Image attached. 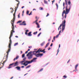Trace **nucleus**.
<instances>
[{"instance_id":"f257e3e1","label":"nucleus","mask_w":79,"mask_h":79,"mask_svg":"<svg viewBox=\"0 0 79 79\" xmlns=\"http://www.w3.org/2000/svg\"><path fill=\"white\" fill-rule=\"evenodd\" d=\"M12 30H11L10 31V36L9 37V39H10V41H9V48H11V37L13 36V32H15V26L13 25V23H12Z\"/></svg>"},{"instance_id":"f03ea898","label":"nucleus","mask_w":79,"mask_h":79,"mask_svg":"<svg viewBox=\"0 0 79 79\" xmlns=\"http://www.w3.org/2000/svg\"><path fill=\"white\" fill-rule=\"evenodd\" d=\"M68 4H69V5L70 6H69V9H68V6H67L65 7L66 11L65 12V13H64L65 14L64 18L65 19H66V15H67V14H68V13H69V12L70 9H71V6L72 5V4H71V2L70 1V0H69V1H68Z\"/></svg>"},{"instance_id":"7ed1b4c3","label":"nucleus","mask_w":79,"mask_h":79,"mask_svg":"<svg viewBox=\"0 0 79 79\" xmlns=\"http://www.w3.org/2000/svg\"><path fill=\"white\" fill-rule=\"evenodd\" d=\"M65 26H66V20H64V21H62V24H61L59 27L58 28V31H59L60 29H61V27L62 26V31L63 32V31L64 30V28H65Z\"/></svg>"},{"instance_id":"20e7f679","label":"nucleus","mask_w":79,"mask_h":79,"mask_svg":"<svg viewBox=\"0 0 79 79\" xmlns=\"http://www.w3.org/2000/svg\"><path fill=\"white\" fill-rule=\"evenodd\" d=\"M17 10V9H16L15 10V12L13 14V19L11 20V23L12 24H12H13V26H14V23H15V15H16V11Z\"/></svg>"},{"instance_id":"39448f33","label":"nucleus","mask_w":79,"mask_h":79,"mask_svg":"<svg viewBox=\"0 0 79 79\" xmlns=\"http://www.w3.org/2000/svg\"><path fill=\"white\" fill-rule=\"evenodd\" d=\"M32 53V51H30L27 55V56H28V59H31L32 58V56H33V54H31V53Z\"/></svg>"},{"instance_id":"423d86ee","label":"nucleus","mask_w":79,"mask_h":79,"mask_svg":"<svg viewBox=\"0 0 79 79\" xmlns=\"http://www.w3.org/2000/svg\"><path fill=\"white\" fill-rule=\"evenodd\" d=\"M37 53L35 52V53H33V55H35V56L37 57V58H38L39 57V56H43V53H41V54H36Z\"/></svg>"},{"instance_id":"0eeeda50","label":"nucleus","mask_w":79,"mask_h":79,"mask_svg":"<svg viewBox=\"0 0 79 79\" xmlns=\"http://www.w3.org/2000/svg\"><path fill=\"white\" fill-rule=\"evenodd\" d=\"M37 21H38V19H36V20L33 23H35L37 25L36 27L37 28H40V25H39V24L37 23Z\"/></svg>"},{"instance_id":"6e6552de","label":"nucleus","mask_w":79,"mask_h":79,"mask_svg":"<svg viewBox=\"0 0 79 79\" xmlns=\"http://www.w3.org/2000/svg\"><path fill=\"white\" fill-rule=\"evenodd\" d=\"M41 50H40V48H39L38 50L37 51H34L33 52V53H40V52H41Z\"/></svg>"},{"instance_id":"1a4fd4ad","label":"nucleus","mask_w":79,"mask_h":79,"mask_svg":"<svg viewBox=\"0 0 79 79\" xmlns=\"http://www.w3.org/2000/svg\"><path fill=\"white\" fill-rule=\"evenodd\" d=\"M14 64H15L14 66V67H15V66H18V61H16L15 62V63H14Z\"/></svg>"},{"instance_id":"9d476101","label":"nucleus","mask_w":79,"mask_h":79,"mask_svg":"<svg viewBox=\"0 0 79 79\" xmlns=\"http://www.w3.org/2000/svg\"><path fill=\"white\" fill-rule=\"evenodd\" d=\"M26 23L25 21H23L22 22V23H20L19 24V25H23V26H26V23Z\"/></svg>"},{"instance_id":"9b49d317","label":"nucleus","mask_w":79,"mask_h":79,"mask_svg":"<svg viewBox=\"0 0 79 79\" xmlns=\"http://www.w3.org/2000/svg\"><path fill=\"white\" fill-rule=\"evenodd\" d=\"M37 59V58H34L33 59L31 60L32 62H35L36 61V60Z\"/></svg>"},{"instance_id":"f8f14e48","label":"nucleus","mask_w":79,"mask_h":79,"mask_svg":"<svg viewBox=\"0 0 79 79\" xmlns=\"http://www.w3.org/2000/svg\"><path fill=\"white\" fill-rule=\"evenodd\" d=\"M15 68H16V69H17V70L21 71V67H19V66L16 67H15Z\"/></svg>"},{"instance_id":"ddd939ff","label":"nucleus","mask_w":79,"mask_h":79,"mask_svg":"<svg viewBox=\"0 0 79 79\" xmlns=\"http://www.w3.org/2000/svg\"><path fill=\"white\" fill-rule=\"evenodd\" d=\"M64 13H65V10H64L63 12H62V16L63 17L62 20H63V19H64Z\"/></svg>"},{"instance_id":"4468645a","label":"nucleus","mask_w":79,"mask_h":79,"mask_svg":"<svg viewBox=\"0 0 79 79\" xmlns=\"http://www.w3.org/2000/svg\"><path fill=\"white\" fill-rule=\"evenodd\" d=\"M78 65H79V64H77L75 66V69H76L75 72H77V71H78L77 70V66H78Z\"/></svg>"},{"instance_id":"2eb2a0df","label":"nucleus","mask_w":79,"mask_h":79,"mask_svg":"<svg viewBox=\"0 0 79 79\" xmlns=\"http://www.w3.org/2000/svg\"><path fill=\"white\" fill-rule=\"evenodd\" d=\"M19 56H17L14 59V61H15L16 60H18V59L19 58Z\"/></svg>"},{"instance_id":"dca6fc26","label":"nucleus","mask_w":79,"mask_h":79,"mask_svg":"<svg viewBox=\"0 0 79 79\" xmlns=\"http://www.w3.org/2000/svg\"><path fill=\"white\" fill-rule=\"evenodd\" d=\"M26 63H28V64H30L32 63V60H31V61H26Z\"/></svg>"},{"instance_id":"f3484780","label":"nucleus","mask_w":79,"mask_h":79,"mask_svg":"<svg viewBox=\"0 0 79 79\" xmlns=\"http://www.w3.org/2000/svg\"><path fill=\"white\" fill-rule=\"evenodd\" d=\"M31 33H32V32L30 31L29 32L27 35L28 36H32V34H31Z\"/></svg>"},{"instance_id":"a211bd4d","label":"nucleus","mask_w":79,"mask_h":79,"mask_svg":"<svg viewBox=\"0 0 79 79\" xmlns=\"http://www.w3.org/2000/svg\"><path fill=\"white\" fill-rule=\"evenodd\" d=\"M60 44H59V48L57 50V52L56 55H58V52H59V51H60V50H59V49L60 48Z\"/></svg>"},{"instance_id":"6ab92c4d","label":"nucleus","mask_w":79,"mask_h":79,"mask_svg":"<svg viewBox=\"0 0 79 79\" xmlns=\"http://www.w3.org/2000/svg\"><path fill=\"white\" fill-rule=\"evenodd\" d=\"M11 50V48H9V49H8L7 52V53L8 54V53H9V52H10V50Z\"/></svg>"},{"instance_id":"aec40b11","label":"nucleus","mask_w":79,"mask_h":79,"mask_svg":"<svg viewBox=\"0 0 79 79\" xmlns=\"http://www.w3.org/2000/svg\"><path fill=\"white\" fill-rule=\"evenodd\" d=\"M16 1V2H18L19 3L17 4V6H19V3H20V2H19V1L18 0H15Z\"/></svg>"},{"instance_id":"412c9836","label":"nucleus","mask_w":79,"mask_h":79,"mask_svg":"<svg viewBox=\"0 0 79 79\" xmlns=\"http://www.w3.org/2000/svg\"><path fill=\"white\" fill-rule=\"evenodd\" d=\"M49 44H50V43H48L46 45V46L45 47V48H47V47H48V45H49Z\"/></svg>"},{"instance_id":"4be33fe9","label":"nucleus","mask_w":79,"mask_h":79,"mask_svg":"<svg viewBox=\"0 0 79 79\" xmlns=\"http://www.w3.org/2000/svg\"><path fill=\"white\" fill-rule=\"evenodd\" d=\"M45 49H44L43 50L41 51V52H43V53H45Z\"/></svg>"},{"instance_id":"5701e85b","label":"nucleus","mask_w":79,"mask_h":79,"mask_svg":"<svg viewBox=\"0 0 79 79\" xmlns=\"http://www.w3.org/2000/svg\"><path fill=\"white\" fill-rule=\"evenodd\" d=\"M25 34L26 35H27V32H29V30H27L25 31Z\"/></svg>"},{"instance_id":"b1692460","label":"nucleus","mask_w":79,"mask_h":79,"mask_svg":"<svg viewBox=\"0 0 79 79\" xmlns=\"http://www.w3.org/2000/svg\"><path fill=\"white\" fill-rule=\"evenodd\" d=\"M44 2L45 4H48V2L46 1L45 0L44 1Z\"/></svg>"},{"instance_id":"393cba45","label":"nucleus","mask_w":79,"mask_h":79,"mask_svg":"<svg viewBox=\"0 0 79 79\" xmlns=\"http://www.w3.org/2000/svg\"><path fill=\"white\" fill-rule=\"evenodd\" d=\"M43 69H40L39 71L38 72V73H39V72H41L43 71Z\"/></svg>"},{"instance_id":"a878e982","label":"nucleus","mask_w":79,"mask_h":79,"mask_svg":"<svg viewBox=\"0 0 79 79\" xmlns=\"http://www.w3.org/2000/svg\"><path fill=\"white\" fill-rule=\"evenodd\" d=\"M24 60L21 61L20 62V63H21V64H22V65H23V64H24V63H24Z\"/></svg>"},{"instance_id":"bb28decb","label":"nucleus","mask_w":79,"mask_h":79,"mask_svg":"<svg viewBox=\"0 0 79 79\" xmlns=\"http://www.w3.org/2000/svg\"><path fill=\"white\" fill-rule=\"evenodd\" d=\"M36 34H37V31H36L35 32H34L33 33L34 35H36Z\"/></svg>"},{"instance_id":"cd10ccee","label":"nucleus","mask_w":79,"mask_h":79,"mask_svg":"<svg viewBox=\"0 0 79 79\" xmlns=\"http://www.w3.org/2000/svg\"><path fill=\"white\" fill-rule=\"evenodd\" d=\"M59 35L60 34H58V35H57L55 37L56 38H58Z\"/></svg>"},{"instance_id":"c85d7f7f","label":"nucleus","mask_w":79,"mask_h":79,"mask_svg":"<svg viewBox=\"0 0 79 79\" xmlns=\"http://www.w3.org/2000/svg\"><path fill=\"white\" fill-rule=\"evenodd\" d=\"M18 43H15V44H14V46H16V45H18Z\"/></svg>"},{"instance_id":"c756f323","label":"nucleus","mask_w":79,"mask_h":79,"mask_svg":"<svg viewBox=\"0 0 79 79\" xmlns=\"http://www.w3.org/2000/svg\"><path fill=\"white\" fill-rule=\"evenodd\" d=\"M65 4L67 6L68 5V2H67V1L66 0H65Z\"/></svg>"},{"instance_id":"7c9ffc66","label":"nucleus","mask_w":79,"mask_h":79,"mask_svg":"<svg viewBox=\"0 0 79 79\" xmlns=\"http://www.w3.org/2000/svg\"><path fill=\"white\" fill-rule=\"evenodd\" d=\"M30 67H31V65H29L26 67V69H27V68H30Z\"/></svg>"},{"instance_id":"2f4dec72","label":"nucleus","mask_w":79,"mask_h":79,"mask_svg":"<svg viewBox=\"0 0 79 79\" xmlns=\"http://www.w3.org/2000/svg\"><path fill=\"white\" fill-rule=\"evenodd\" d=\"M64 4H65V3L64 2H63V6H64V8H63V10H64V8H65V7H64Z\"/></svg>"},{"instance_id":"473e14b6","label":"nucleus","mask_w":79,"mask_h":79,"mask_svg":"<svg viewBox=\"0 0 79 79\" xmlns=\"http://www.w3.org/2000/svg\"><path fill=\"white\" fill-rule=\"evenodd\" d=\"M29 11L27 10V15H29Z\"/></svg>"},{"instance_id":"72a5a7b5","label":"nucleus","mask_w":79,"mask_h":79,"mask_svg":"<svg viewBox=\"0 0 79 79\" xmlns=\"http://www.w3.org/2000/svg\"><path fill=\"white\" fill-rule=\"evenodd\" d=\"M22 22V21L20 20L18 21L17 22V23H21Z\"/></svg>"},{"instance_id":"f704fd0d","label":"nucleus","mask_w":79,"mask_h":79,"mask_svg":"<svg viewBox=\"0 0 79 79\" xmlns=\"http://www.w3.org/2000/svg\"><path fill=\"white\" fill-rule=\"evenodd\" d=\"M41 32H40L38 35V37H39L40 35V34H41Z\"/></svg>"},{"instance_id":"c9c22d12","label":"nucleus","mask_w":79,"mask_h":79,"mask_svg":"<svg viewBox=\"0 0 79 79\" xmlns=\"http://www.w3.org/2000/svg\"><path fill=\"white\" fill-rule=\"evenodd\" d=\"M14 64V63H13L12 64H11L9 65V66H12V65H13Z\"/></svg>"},{"instance_id":"e433bc0d","label":"nucleus","mask_w":79,"mask_h":79,"mask_svg":"<svg viewBox=\"0 0 79 79\" xmlns=\"http://www.w3.org/2000/svg\"><path fill=\"white\" fill-rule=\"evenodd\" d=\"M25 55V54H24L22 55V58H24V56Z\"/></svg>"},{"instance_id":"4c0bfd02","label":"nucleus","mask_w":79,"mask_h":79,"mask_svg":"<svg viewBox=\"0 0 79 79\" xmlns=\"http://www.w3.org/2000/svg\"><path fill=\"white\" fill-rule=\"evenodd\" d=\"M56 5L57 6V8H58V4H57V3H56Z\"/></svg>"},{"instance_id":"58836bf2","label":"nucleus","mask_w":79,"mask_h":79,"mask_svg":"<svg viewBox=\"0 0 79 79\" xmlns=\"http://www.w3.org/2000/svg\"><path fill=\"white\" fill-rule=\"evenodd\" d=\"M20 14H19V15H18V18H20V16L19 15Z\"/></svg>"},{"instance_id":"ea45409f","label":"nucleus","mask_w":79,"mask_h":79,"mask_svg":"<svg viewBox=\"0 0 79 79\" xmlns=\"http://www.w3.org/2000/svg\"><path fill=\"white\" fill-rule=\"evenodd\" d=\"M32 11L30 13V14H29V16H30V15H32Z\"/></svg>"},{"instance_id":"a19ab883","label":"nucleus","mask_w":79,"mask_h":79,"mask_svg":"<svg viewBox=\"0 0 79 79\" xmlns=\"http://www.w3.org/2000/svg\"><path fill=\"white\" fill-rule=\"evenodd\" d=\"M49 15V14H48V13L47 15L46 16V17H48V16Z\"/></svg>"},{"instance_id":"79ce46f5","label":"nucleus","mask_w":79,"mask_h":79,"mask_svg":"<svg viewBox=\"0 0 79 79\" xmlns=\"http://www.w3.org/2000/svg\"><path fill=\"white\" fill-rule=\"evenodd\" d=\"M63 77H64V78H67V76L64 75Z\"/></svg>"},{"instance_id":"37998d69","label":"nucleus","mask_w":79,"mask_h":79,"mask_svg":"<svg viewBox=\"0 0 79 79\" xmlns=\"http://www.w3.org/2000/svg\"><path fill=\"white\" fill-rule=\"evenodd\" d=\"M40 10H43V8L42 7H40Z\"/></svg>"},{"instance_id":"c03bdc74","label":"nucleus","mask_w":79,"mask_h":79,"mask_svg":"<svg viewBox=\"0 0 79 79\" xmlns=\"http://www.w3.org/2000/svg\"><path fill=\"white\" fill-rule=\"evenodd\" d=\"M28 48H32V46H29Z\"/></svg>"},{"instance_id":"a18cd8bd","label":"nucleus","mask_w":79,"mask_h":79,"mask_svg":"<svg viewBox=\"0 0 79 79\" xmlns=\"http://www.w3.org/2000/svg\"><path fill=\"white\" fill-rule=\"evenodd\" d=\"M52 5H53V2H55V1L53 0V1H52Z\"/></svg>"},{"instance_id":"49530a36","label":"nucleus","mask_w":79,"mask_h":79,"mask_svg":"<svg viewBox=\"0 0 79 79\" xmlns=\"http://www.w3.org/2000/svg\"><path fill=\"white\" fill-rule=\"evenodd\" d=\"M12 68V67H11V66H10V67H9L8 68V69H10V68Z\"/></svg>"},{"instance_id":"de8ad7c7","label":"nucleus","mask_w":79,"mask_h":79,"mask_svg":"<svg viewBox=\"0 0 79 79\" xmlns=\"http://www.w3.org/2000/svg\"><path fill=\"white\" fill-rule=\"evenodd\" d=\"M41 46H43V45H44V43H42L41 44Z\"/></svg>"},{"instance_id":"09e8293b","label":"nucleus","mask_w":79,"mask_h":79,"mask_svg":"<svg viewBox=\"0 0 79 79\" xmlns=\"http://www.w3.org/2000/svg\"><path fill=\"white\" fill-rule=\"evenodd\" d=\"M61 30H60L59 31V35H60V33H61Z\"/></svg>"},{"instance_id":"8fccbe9b","label":"nucleus","mask_w":79,"mask_h":79,"mask_svg":"<svg viewBox=\"0 0 79 79\" xmlns=\"http://www.w3.org/2000/svg\"><path fill=\"white\" fill-rule=\"evenodd\" d=\"M53 45V43H52L51 45H50L51 47H52V46Z\"/></svg>"},{"instance_id":"3c124183","label":"nucleus","mask_w":79,"mask_h":79,"mask_svg":"<svg viewBox=\"0 0 79 79\" xmlns=\"http://www.w3.org/2000/svg\"><path fill=\"white\" fill-rule=\"evenodd\" d=\"M26 64V62H24V63H23V65H25Z\"/></svg>"},{"instance_id":"603ef678","label":"nucleus","mask_w":79,"mask_h":79,"mask_svg":"<svg viewBox=\"0 0 79 79\" xmlns=\"http://www.w3.org/2000/svg\"><path fill=\"white\" fill-rule=\"evenodd\" d=\"M21 68H24V66H22Z\"/></svg>"},{"instance_id":"864d4df0","label":"nucleus","mask_w":79,"mask_h":79,"mask_svg":"<svg viewBox=\"0 0 79 79\" xmlns=\"http://www.w3.org/2000/svg\"><path fill=\"white\" fill-rule=\"evenodd\" d=\"M28 64H26L25 65V66H27V65Z\"/></svg>"},{"instance_id":"5fc2aeb1","label":"nucleus","mask_w":79,"mask_h":79,"mask_svg":"<svg viewBox=\"0 0 79 79\" xmlns=\"http://www.w3.org/2000/svg\"><path fill=\"white\" fill-rule=\"evenodd\" d=\"M26 59V58L25 57L23 59V60H24Z\"/></svg>"},{"instance_id":"6e6d98bb","label":"nucleus","mask_w":79,"mask_h":79,"mask_svg":"<svg viewBox=\"0 0 79 79\" xmlns=\"http://www.w3.org/2000/svg\"><path fill=\"white\" fill-rule=\"evenodd\" d=\"M69 61H70V59L67 62V63H69Z\"/></svg>"},{"instance_id":"4d7b16f0","label":"nucleus","mask_w":79,"mask_h":79,"mask_svg":"<svg viewBox=\"0 0 79 79\" xmlns=\"http://www.w3.org/2000/svg\"><path fill=\"white\" fill-rule=\"evenodd\" d=\"M51 40V39H49L48 40V42H50Z\"/></svg>"},{"instance_id":"13d9d810","label":"nucleus","mask_w":79,"mask_h":79,"mask_svg":"<svg viewBox=\"0 0 79 79\" xmlns=\"http://www.w3.org/2000/svg\"><path fill=\"white\" fill-rule=\"evenodd\" d=\"M35 18L36 19V20H37V19H38V20H39V19H37V17H36Z\"/></svg>"},{"instance_id":"bf43d9fd","label":"nucleus","mask_w":79,"mask_h":79,"mask_svg":"<svg viewBox=\"0 0 79 79\" xmlns=\"http://www.w3.org/2000/svg\"><path fill=\"white\" fill-rule=\"evenodd\" d=\"M28 53V51H27L25 52L26 54V53Z\"/></svg>"},{"instance_id":"052dcab7","label":"nucleus","mask_w":79,"mask_h":79,"mask_svg":"<svg viewBox=\"0 0 79 79\" xmlns=\"http://www.w3.org/2000/svg\"><path fill=\"white\" fill-rule=\"evenodd\" d=\"M20 52H21V54L22 53H23V51H20Z\"/></svg>"},{"instance_id":"680f3d73","label":"nucleus","mask_w":79,"mask_h":79,"mask_svg":"<svg viewBox=\"0 0 79 79\" xmlns=\"http://www.w3.org/2000/svg\"><path fill=\"white\" fill-rule=\"evenodd\" d=\"M6 61V60H5V61L3 62V63H5Z\"/></svg>"},{"instance_id":"e2e57ef3","label":"nucleus","mask_w":79,"mask_h":79,"mask_svg":"<svg viewBox=\"0 0 79 79\" xmlns=\"http://www.w3.org/2000/svg\"><path fill=\"white\" fill-rule=\"evenodd\" d=\"M23 8H24V6H23L22 7V9H23Z\"/></svg>"},{"instance_id":"0e129e2a","label":"nucleus","mask_w":79,"mask_h":79,"mask_svg":"<svg viewBox=\"0 0 79 79\" xmlns=\"http://www.w3.org/2000/svg\"><path fill=\"white\" fill-rule=\"evenodd\" d=\"M50 50V48H49V49H48V50Z\"/></svg>"},{"instance_id":"69168bd1","label":"nucleus","mask_w":79,"mask_h":79,"mask_svg":"<svg viewBox=\"0 0 79 79\" xmlns=\"http://www.w3.org/2000/svg\"><path fill=\"white\" fill-rule=\"evenodd\" d=\"M30 50V49H28V50H27V51L29 52V51Z\"/></svg>"},{"instance_id":"338daca9","label":"nucleus","mask_w":79,"mask_h":79,"mask_svg":"<svg viewBox=\"0 0 79 79\" xmlns=\"http://www.w3.org/2000/svg\"><path fill=\"white\" fill-rule=\"evenodd\" d=\"M34 10H36V9H33V11H34Z\"/></svg>"},{"instance_id":"774afa93","label":"nucleus","mask_w":79,"mask_h":79,"mask_svg":"<svg viewBox=\"0 0 79 79\" xmlns=\"http://www.w3.org/2000/svg\"><path fill=\"white\" fill-rule=\"evenodd\" d=\"M12 78H13V77H11L10 79H12Z\"/></svg>"}]
</instances>
